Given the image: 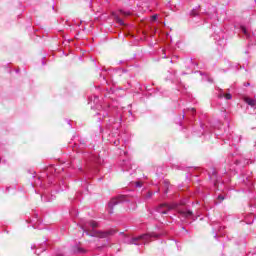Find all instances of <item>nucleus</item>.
<instances>
[{"instance_id":"f257e3e1","label":"nucleus","mask_w":256,"mask_h":256,"mask_svg":"<svg viewBox=\"0 0 256 256\" xmlns=\"http://www.w3.org/2000/svg\"><path fill=\"white\" fill-rule=\"evenodd\" d=\"M80 227L86 233V235H89L90 237H100V239H105V237H109V235H114L115 230L110 231H97V227H99V224L93 220L90 221H81Z\"/></svg>"},{"instance_id":"f03ea898","label":"nucleus","mask_w":256,"mask_h":256,"mask_svg":"<svg viewBox=\"0 0 256 256\" xmlns=\"http://www.w3.org/2000/svg\"><path fill=\"white\" fill-rule=\"evenodd\" d=\"M153 235L151 234H143L138 237H134L129 241L130 245H146V243H149L151 241V238Z\"/></svg>"},{"instance_id":"7ed1b4c3","label":"nucleus","mask_w":256,"mask_h":256,"mask_svg":"<svg viewBox=\"0 0 256 256\" xmlns=\"http://www.w3.org/2000/svg\"><path fill=\"white\" fill-rule=\"evenodd\" d=\"M177 205H168V204H162L157 208L158 213H161L162 215H167L168 211H171V209H175Z\"/></svg>"},{"instance_id":"20e7f679","label":"nucleus","mask_w":256,"mask_h":256,"mask_svg":"<svg viewBox=\"0 0 256 256\" xmlns=\"http://www.w3.org/2000/svg\"><path fill=\"white\" fill-rule=\"evenodd\" d=\"M123 201H125V196H118L117 198H113L109 204H108V207L110 209H113V207L115 205H119V203H123Z\"/></svg>"},{"instance_id":"39448f33","label":"nucleus","mask_w":256,"mask_h":256,"mask_svg":"<svg viewBox=\"0 0 256 256\" xmlns=\"http://www.w3.org/2000/svg\"><path fill=\"white\" fill-rule=\"evenodd\" d=\"M180 215H181V217H184L185 219H191V217H193V212H191L189 210H182V211H180Z\"/></svg>"},{"instance_id":"423d86ee","label":"nucleus","mask_w":256,"mask_h":256,"mask_svg":"<svg viewBox=\"0 0 256 256\" xmlns=\"http://www.w3.org/2000/svg\"><path fill=\"white\" fill-rule=\"evenodd\" d=\"M72 252L77 255L78 253H85V249L82 247H79L78 245H75L72 247Z\"/></svg>"},{"instance_id":"0eeeda50","label":"nucleus","mask_w":256,"mask_h":256,"mask_svg":"<svg viewBox=\"0 0 256 256\" xmlns=\"http://www.w3.org/2000/svg\"><path fill=\"white\" fill-rule=\"evenodd\" d=\"M245 103L250 105V107H256V100L251 98H245Z\"/></svg>"},{"instance_id":"6e6552de","label":"nucleus","mask_w":256,"mask_h":256,"mask_svg":"<svg viewBox=\"0 0 256 256\" xmlns=\"http://www.w3.org/2000/svg\"><path fill=\"white\" fill-rule=\"evenodd\" d=\"M114 19L117 23H119V25H125V23L121 18H119V16H114Z\"/></svg>"},{"instance_id":"1a4fd4ad","label":"nucleus","mask_w":256,"mask_h":256,"mask_svg":"<svg viewBox=\"0 0 256 256\" xmlns=\"http://www.w3.org/2000/svg\"><path fill=\"white\" fill-rule=\"evenodd\" d=\"M241 31H242V33H244V35H245L246 37H249V32H247V28H245L244 26H242V27H241Z\"/></svg>"},{"instance_id":"9d476101","label":"nucleus","mask_w":256,"mask_h":256,"mask_svg":"<svg viewBox=\"0 0 256 256\" xmlns=\"http://www.w3.org/2000/svg\"><path fill=\"white\" fill-rule=\"evenodd\" d=\"M220 98L221 97H225V99H227V100H230V99H232V96H231V94H225V95H223V94H220V96H219Z\"/></svg>"},{"instance_id":"9b49d317","label":"nucleus","mask_w":256,"mask_h":256,"mask_svg":"<svg viewBox=\"0 0 256 256\" xmlns=\"http://www.w3.org/2000/svg\"><path fill=\"white\" fill-rule=\"evenodd\" d=\"M120 14L124 15V17H129V15H131V12H125L123 10H120Z\"/></svg>"},{"instance_id":"f8f14e48","label":"nucleus","mask_w":256,"mask_h":256,"mask_svg":"<svg viewBox=\"0 0 256 256\" xmlns=\"http://www.w3.org/2000/svg\"><path fill=\"white\" fill-rule=\"evenodd\" d=\"M218 199H219V201L221 202V201H224V200H225V197H223V195H219V196H218Z\"/></svg>"},{"instance_id":"ddd939ff","label":"nucleus","mask_w":256,"mask_h":256,"mask_svg":"<svg viewBox=\"0 0 256 256\" xmlns=\"http://www.w3.org/2000/svg\"><path fill=\"white\" fill-rule=\"evenodd\" d=\"M143 185L141 184V182H137L136 183V187H142Z\"/></svg>"},{"instance_id":"4468645a","label":"nucleus","mask_w":256,"mask_h":256,"mask_svg":"<svg viewBox=\"0 0 256 256\" xmlns=\"http://www.w3.org/2000/svg\"><path fill=\"white\" fill-rule=\"evenodd\" d=\"M156 19H157V15H153L152 16V21H156Z\"/></svg>"},{"instance_id":"2eb2a0df","label":"nucleus","mask_w":256,"mask_h":256,"mask_svg":"<svg viewBox=\"0 0 256 256\" xmlns=\"http://www.w3.org/2000/svg\"><path fill=\"white\" fill-rule=\"evenodd\" d=\"M192 15H194V16H195V15H197V13H195V11H192Z\"/></svg>"},{"instance_id":"dca6fc26","label":"nucleus","mask_w":256,"mask_h":256,"mask_svg":"<svg viewBox=\"0 0 256 256\" xmlns=\"http://www.w3.org/2000/svg\"><path fill=\"white\" fill-rule=\"evenodd\" d=\"M151 195H153V193H149V194H148V197H151Z\"/></svg>"}]
</instances>
